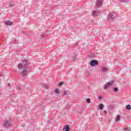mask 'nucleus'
<instances>
[{
    "mask_svg": "<svg viewBox=\"0 0 131 131\" xmlns=\"http://www.w3.org/2000/svg\"><path fill=\"white\" fill-rule=\"evenodd\" d=\"M102 70L103 72H106L108 71V68H107L106 67H103L102 68Z\"/></svg>",
    "mask_w": 131,
    "mask_h": 131,
    "instance_id": "1a4fd4ad",
    "label": "nucleus"
},
{
    "mask_svg": "<svg viewBox=\"0 0 131 131\" xmlns=\"http://www.w3.org/2000/svg\"><path fill=\"white\" fill-rule=\"evenodd\" d=\"M0 76H2V74H0Z\"/></svg>",
    "mask_w": 131,
    "mask_h": 131,
    "instance_id": "5701e85b",
    "label": "nucleus"
},
{
    "mask_svg": "<svg viewBox=\"0 0 131 131\" xmlns=\"http://www.w3.org/2000/svg\"><path fill=\"white\" fill-rule=\"evenodd\" d=\"M4 125L6 126V127H9V126H11V124L10 123V121H6L4 123Z\"/></svg>",
    "mask_w": 131,
    "mask_h": 131,
    "instance_id": "20e7f679",
    "label": "nucleus"
},
{
    "mask_svg": "<svg viewBox=\"0 0 131 131\" xmlns=\"http://www.w3.org/2000/svg\"><path fill=\"white\" fill-rule=\"evenodd\" d=\"M62 129H63V130H64V129H66L65 131H69V130H70V128L69 127V125H66L64 126V127Z\"/></svg>",
    "mask_w": 131,
    "mask_h": 131,
    "instance_id": "39448f33",
    "label": "nucleus"
},
{
    "mask_svg": "<svg viewBox=\"0 0 131 131\" xmlns=\"http://www.w3.org/2000/svg\"><path fill=\"white\" fill-rule=\"evenodd\" d=\"M63 82H61L58 83V85H63Z\"/></svg>",
    "mask_w": 131,
    "mask_h": 131,
    "instance_id": "6ab92c4d",
    "label": "nucleus"
},
{
    "mask_svg": "<svg viewBox=\"0 0 131 131\" xmlns=\"http://www.w3.org/2000/svg\"><path fill=\"white\" fill-rule=\"evenodd\" d=\"M126 109H127V110H130V109H131L130 105H129V104L127 105L126 106Z\"/></svg>",
    "mask_w": 131,
    "mask_h": 131,
    "instance_id": "ddd939ff",
    "label": "nucleus"
},
{
    "mask_svg": "<svg viewBox=\"0 0 131 131\" xmlns=\"http://www.w3.org/2000/svg\"><path fill=\"white\" fill-rule=\"evenodd\" d=\"M114 84V81H111L110 82H108L104 85V89L105 90H107V89H109L110 86H112V85H113Z\"/></svg>",
    "mask_w": 131,
    "mask_h": 131,
    "instance_id": "f257e3e1",
    "label": "nucleus"
},
{
    "mask_svg": "<svg viewBox=\"0 0 131 131\" xmlns=\"http://www.w3.org/2000/svg\"><path fill=\"white\" fill-rule=\"evenodd\" d=\"M5 24H6V25H7V26H11V25H13V22L10 21H7L5 23Z\"/></svg>",
    "mask_w": 131,
    "mask_h": 131,
    "instance_id": "423d86ee",
    "label": "nucleus"
},
{
    "mask_svg": "<svg viewBox=\"0 0 131 131\" xmlns=\"http://www.w3.org/2000/svg\"><path fill=\"white\" fill-rule=\"evenodd\" d=\"M104 113L105 114H106V113H107V111H104Z\"/></svg>",
    "mask_w": 131,
    "mask_h": 131,
    "instance_id": "412c9836",
    "label": "nucleus"
},
{
    "mask_svg": "<svg viewBox=\"0 0 131 131\" xmlns=\"http://www.w3.org/2000/svg\"><path fill=\"white\" fill-rule=\"evenodd\" d=\"M86 102L88 103H91V99L88 98V99H86Z\"/></svg>",
    "mask_w": 131,
    "mask_h": 131,
    "instance_id": "a211bd4d",
    "label": "nucleus"
},
{
    "mask_svg": "<svg viewBox=\"0 0 131 131\" xmlns=\"http://www.w3.org/2000/svg\"><path fill=\"white\" fill-rule=\"evenodd\" d=\"M120 120V116L119 115H118L117 116V118H116V121H119Z\"/></svg>",
    "mask_w": 131,
    "mask_h": 131,
    "instance_id": "9b49d317",
    "label": "nucleus"
},
{
    "mask_svg": "<svg viewBox=\"0 0 131 131\" xmlns=\"http://www.w3.org/2000/svg\"><path fill=\"white\" fill-rule=\"evenodd\" d=\"M99 64V62H98L96 60H92L90 61V66L92 67H95V66H97Z\"/></svg>",
    "mask_w": 131,
    "mask_h": 131,
    "instance_id": "f03ea898",
    "label": "nucleus"
},
{
    "mask_svg": "<svg viewBox=\"0 0 131 131\" xmlns=\"http://www.w3.org/2000/svg\"><path fill=\"white\" fill-rule=\"evenodd\" d=\"M98 6H99L100 7H101V5H102V1L98 0L97 1V3Z\"/></svg>",
    "mask_w": 131,
    "mask_h": 131,
    "instance_id": "9d476101",
    "label": "nucleus"
},
{
    "mask_svg": "<svg viewBox=\"0 0 131 131\" xmlns=\"http://www.w3.org/2000/svg\"><path fill=\"white\" fill-rule=\"evenodd\" d=\"M99 14H100V13L98 12H97V11H95L93 12V15L94 16H98Z\"/></svg>",
    "mask_w": 131,
    "mask_h": 131,
    "instance_id": "6e6552de",
    "label": "nucleus"
},
{
    "mask_svg": "<svg viewBox=\"0 0 131 131\" xmlns=\"http://www.w3.org/2000/svg\"><path fill=\"white\" fill-rule=\"evenodd\" d=\"M103 108H104V105L103 104H101L99 105V109L100 110H103Z\"/></svg>",
    "mask_w": 131,
    "mask_h": 131,
    "instance_id": "4468645a",
    "label": "nucleus"
},
{
    "mask_svg": "<svg viewBox=\"0 0 131 131\" xmlns=\"http://www.w3.org/2000/svg\"><path fill=\"white\" fill-rule=\"evenodd\" d=\"M114 92H115V93H117V92H118V89L116 88H114Z\"/></svg>",
    "mask_w": 131,
    "mask_h": 131,
    "instance_id": "f3484780",
    "label": "nucleus"
},
{
    "mask_svg": "<svg viewBox=\"0 0 131 131\" xmlns=\"http://www.w3.org/2000/svg\"><path fill=\"white\" fill-rule=\"evenodd\" d=\"M121 2H125V1H122V0H121Z\"/></svg>",
    "mask_w": 131,
    "mask_h": 131,
    "instance_id": "4be33fe9",
    "label": "nucleus"
},
{
    "mask_svg": "<svg viewBox=\"0 0 131 131\" xmlns=\"http://www.w3.org/2000/svg\"><path fill=\"white\" fill-rule=\"evenodd\" d=\"M115 18V14H111L107 17V18L108 20H110V19H114Z\"/></svg>",
    "mask_w": 131,
    "mask_h": 131,
    "instance_id": "7ed1b4c3",
    "label": "nucleus"
},
{
    "mask_svg": "<svg viewBox=\"0 0 131 131\" xmlns=\"http://www.w3.org/2000/svg\"><path fill=\"white\" fill-rule=\"evenodd\" d=\"M63 95H64V96L67 95V91H64L63 92Z\"/></svg>",
    "mask_w": 131,
    "mask_h": 131,
    "instance_id": "aec40b11",
    "label": "nucleus"
},
{
    "mask_svg": "<svg viewBox=\"0 0 131 131\" xmlns=\"http://www.w3.org/2000/svg\"><path fill=\"white\" fill-rule=\"evenodd\" d=\"M18 69L21 70V69H22V64H18Z\"/></svg>",
    "mask_w": 131,
    "mask_h": 131,
    "instance_id": "dca6fc26",
    "label": "nucleus"
},
{
    "mask_svg": "<svg viewBox=\"0 0 131 131\" xmlns=\"http://www.w3.org/2000/svg\"><path fill=\"white\" fill-rule=\"evenodd\" d=\"M54 93L57 95H59L60 94V90L58 89H56L54 91Z\"/></svg>",
    "mask_w": 131,
    "mask_h": 131,
    "instance_id": "0eeeda50",
    "label": "nucleus"
},
{
    "mask_svg": "<svg viewBox=\"0 0 131 131\" xmlns=\"http://www.w3.org/2000/svg\"><path fill=\"white\" fill-rule=\"evenodd\" d=\"M21 75L23 76H25V75H27L26 71H23L21 72Z\"/></svg>",
    "mask_w": 131,
    "mask_h": 131,
    "instance_id": "f8f14e48",
    "label": "nucleus"
},
{
    "mask_svg": "<svg viewBox=\"0 0 131 131\" xmlns=\"http://www.w3.org/2000/svg\"><path fill=\"white\" fill-rule=\"evenodd\" d=\"M131 129L130 128H125L123 129V131H130Z\"/></svg>",
    "mask_w": 131,
    "mask_h": 131,
    "instance_id": "2eb2a0df",
    "label": "nucleus"
}]
</instances>
